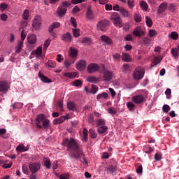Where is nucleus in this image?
Segmentation results:
<instances>
[{"label": "nucleus", "mask_w": 179, "mask_h": 179, "mask_svg": "<svg viewBox=\"0 0 179 179\" xmlns=\"http://www.w3.org/2000/svg\"><path fill=\"white\" fill-rule=\"evenodd\" d=\"M63 146H66L68 152H70V157L79 160L83 156V150L80 148L78 141L73 138H66L63 140Z\"/></svg>", "instance_id": "obj_1"}, {"label": "nucleus", "mask_w": 179, "mask_h": 179, "mask_svg": "<svg viewBox=\"0 0 179 179\" xmlns=\"http://www.w3.org/2000/svg\"><path fill=\"white\" fill-rule=\"evenodd\" d=\"M36 127L38 129L43 128L45 131L51 129V122L50 120L45 118V115L41 113L36 116Z\"/></svg>", "instance_id": "obj_2"}, {"label": "nucleus", "mask_w": 179, "mask_h": 179, "mask_svg": "<svg viewBox=\"0 0 179 179\" xmlns=\"http://www.w3.org/2000/svg\"><path fill=\"white\" fill-rule=\"evenodd\" d=\"M99 73H102V78L103 82H110L113 79V72L106 69V66L102 65Z\"/></svg>", "instance_id": "obj_3"}, {"label": "nucleus", "mask_w": 179, "mask_h": 179, "mask_svg": "<svg viewBox=\"0 0 179 179\" xmlns=\"http://www.w3.org/2000/svg\"><path fill=\"white\" fill-rule=\"evenodd\" d=\"M110 19L113 22L115 26H117V27H122V26H124L122 24V20H121V17H120L118 13H113Z\"/></svg>", "instance_id": "obj_4"}, {"label": "nucleus", "mask_w": 179, "mask_h": 179, "mask_svg": "<svg viewBox=\"0 0 179 179\" xmlns=\"http://www.w3.org/2000/svg\"><path fill=\"white\" fill-rule=\"evenodd\" d=\"M133 76L136 80H141L145 76V68L142 66L137 67L134 71Z\"/></svg>", "instance_id": "obj_5"}, {"label": "nucleus", "mask_w": 179, "mask_h": 179, "mask_svg": "<svg viewBox=\"0 0 179 179\" xmlns=\"http://www.w3.org/2000/svg\"><path fill=\"white\" fill-rule=\"evenodd\" d=\"M103 65L100 66L96 63H91L87 66V71L88 73H94V72H98V71H101L102 69Z\"/></svg>", "instance_id": "obj_6"}, {"label": "nucleus", "mask_w": 179, "mask_h": 179, "mask_svg": "<svg viewBox=\"0 0 179 179\" xmlns=\"http://www.w3.org/2000/svg\"><path fill=\"white\" fill-rule=\"evenodd\" d=\"M32 27L35 30H39L41 27V17L40 15H36L34 17L32 21Z\"/></svg>", "instance_id": "obj_7"}, {"label": "nucleus", "mask_w": 179, "mask_h": 179, "mask_svg": "<svg viewBox=\"0 0 179 179\" xmlns=\"http://www.w3.org/2000/svg\"><path fill=\"white\" fill-rule=\"evenodd\" d=\"M131 101L136 104H142V103H145V96L143 94L136 95L132 97Z\"/></svg>", "instance_id": "obj_8"}, {"label": "nucleus", "mask_w": 179, "mask_h": 179, "mask_svg": "<svg viewBox=\"0 0 179 179\" xmlns=\"http://www.w3.org/2000/svg\"><path fill=\"white\" fill-rule=\"evenodd\" d=\"M109 22L108 20H102L97 23V29L98 30H101V31H106V28L108 26Z\"/></svg>", "instance_id": "obj_9"}, {"label": "nucleus", "mask_w": 179, "mask_h": 179, "mask_svg": "<svg viewBox=\"0 0 179 179\" xmlns=\"http://www.w3.org/2000/svg\"><path fill=\"white\" fill-rule=\"evenodd\" d=\"M29 170L32 174H34L40 170V167H41V164L40 163H30L29 164Z\"/></svg>", "instance_id": "obj_10"}, {"label": "nucleus", "mask_w": 179, "mask_h": 179, "mask_svg": "<svg viewBox=\"0 0 179 179\" xmlns=\"http://www.w3.org/2000/svg\"><path fill=\"white\" fill-rule=\"evenodd\" d=\"M85 17L87 20H93L94 19V13H93L91 6L87 7Z\"/></svg>", "instance_id": "obj_11"}, {"label": "nucleus", "mask_w": 179, "mask_h": 179, "mask_svg": "<svg viewBox=\"0 0 179 179\" xmlns=\"http://www.w3.org/2000/svg\"><path fill=\"white\" fill-rule=\"evenodd\" d=\"M9 89V85L6 81H0V93H7Z\"/></svg>", "instance_id": "obj_12"}, {"label": "nucleus", "mask_w": 179, "mask_h": 179, "mask_svg": "<svg viewBox=\"0 0 179 179\" xmlns=\"http://www.w3.org/2000/svg\"><path fill=\"white\" fill-rule=\"evenodd\" d=\"M167 2H163L159 6L158 9L157 10L158 15L163 13V12H166L167 9Z\"/></svg>", "instance_id": "obj_13"}, {"label": "nucleus", "mask_w": 179, "mask_h": 179, "mask_svg": "<svg viewBox=\"0 0 179 179\" xmlns=\"http://www.w3.org/2000/svg\"><path fill=\"white\" fill-rule=\"evenodd\" d=\"M68 10L66 8L60 6L59 7L57 8V15L59 17H63V16H65V14L66 13V11Z\"/></svg>", "instance_id": "obj_14"}, {"label": "nucleus", "mask_w": 179, "mask_h": 179, "mask_svg": "<svg viewBox=\"0 0 179 179\" xmlns=\"http://www.w3.org/2000/svg\"><path fill=\"white\" fill-rule=\"evenodd\" d=\"M76 68L78 71H84L86 69V61L80 60L76 64Z\"/></svg>", "instance_id": "obj_15"}, {"label": "nucleus", "mask_w": 179, "mask_h": 179, "mask_svg": "<svg viewBox=\"0 0 179 179\" xmlns=\"http://www.w3.org/2000/svg\"><path fill=\"white\" fill-rule=\"evenodd\" d=\"M62 40L65 43H71L72 41V35L71 33L67 32L62 36Z\"/></svg>", "instance_id": "obj_16"}, {"label": "nucleus", "mask_w": 179, "mask_h": 179, "mask_svg": "<svg viewBox=\"0 0 179 179\" xmlns=\"http://www.w3.org/2000/svg\"><path fill=\"white\" fill-rule=\"evenodd\" d=\"M133 34L136 37H142V36H145V32L138 27L133 31Z\"/></svg>", "instance_id": "obj_17"}, {"label": "nucleus", "mask_w": 179, "mask_h": 179, "mask_svg": "<svg viewBox=\"0 0 179 179\" xmlns=\"http://www.w3.org/2000/svg\"><path fill=\"white\" fill-rule=\"evenodd\" d=\"M66 120H68V115L61 116L57 119H55L53 120V124L54 125H57L58 124H62V122H64V121H65Z\"/></svg>", "instance_id": "obj_18"}, {"label": "nucleus", "mask_w": 179, "mask_h": 179, "mask_svg": "<svg viewBox=\"0 0 179 179\" xmlns=\"http://www.w3.org/2000/svg\"><path fill=\"white\" fill-rule=\"evenodd\" d=\"M38 77L40 78L41 80L44 83H51V79L48 78V77L44 76L41 72L38 73Z\"/></svg>", "instance_id": "obj_19"}, {"label": "nucleus", "mask_w": 179, "mask_h": 179, "mask_svg": "<svg viewBox=\"0 0 179 179\" xmlns=\"http://www.w3.org/2000/svg\"><path fill=\"white\" fill-rule=\"evenodd\" d=\"M16 150L20 153L23 152H27V150H29V146L24 147V145L21 143L17 146Z\"/></svg>", "instance_id": "obj_20"}, {"label": "nucleus", "mask_w": 179, "mask_h": 179, "mask_svg": "<svg viewBox=\"0 0 179 179\" xmlns=\"http://www.w3.org/2000/svg\"><path fill=\"white\" fill-rule=\"evenodd\" d=\"M28 43L29 44H36V41H37V36L34 34H31L27 36Z\"/></svg>", "instance_id": "obj_21"}, {"label": "nucleus", "mask_w": 179, "mask_h": 179, "mask_svg": "<svg viewBox=\"0 0 179 179\" xmlns=\"http://www.w3.org/2000/svg\"><path fill=\"white\" fill-rule=\"evenodd\" d=\"M43 166L47 169H51V160L48 157H43Z\"/></svg>", "instance_id": "obj_22"}, {"label": "nucleus", "mask_w": 179, "mask_h": 179, "mask_svg": "<svg viewBox=\"0 0 179 179\" xmlns=\"http://www.w3.org/2000/svg\"><path fill=\"white\" fill-rule=\"evenodd\" d=\"M107 131H108V127H107V126H101L97 129V132L100 135L107 134Z\"/></svg>", "instance_id": "obj_23"}, {"label": "nucleus", "mask_w": 179, "mask_h": 179, "mask_svg": "<svg viewBox=\"0 0 179 179\" xmlns=\"http://www.w3.org/2000/svg\"><path fill=\"white\" fill-rule=\"evenodd\" d=\"M101 41L106 43L109 45H111V44H113V41H111V38H110L108 36H107L106 35L101 36Z\"/></svg>", "instance_id": "obj_24"}, {"label": "nucleus", "mask_w": 179, "mask_h": 179, "mask_svg": "<svg viewBox=\"0 0 179 179\" xmlns=\"http://www.w3.org/2000/svg\"><path fill=\"white\" fill-rule=\"evenodd\" d=\"M69 54L70 57L75 58L76 57L78 56V50H76L75 48H70Z\"/></svg>", "instance_id": "obj_25"}, {"label": "nucleus", "mask_w": 179, "mask_h": 179, "mask_svg": "<svg viewBox=\"0 0 179 179\" xmlns=\"http://www.w3.org/2000/svg\"><path fill=\"white\" fill-rule=\"evenodd\" d=\"M22 48H23V41H19L17 46L15 48V52L17 54H19L20 52V51H22Z\"/></svg>", "instance_id": "obj_26"}, {"label": "nucleus", "mask_w": 179, "mask_h": 179, "mask_svg": "<svg viewBox=\"0 0 179 179\" xmlns=\"http://www.w3.org/2000/svg\"><path fill=\"white\" fill-rule=\"evenodd\" d=\"M61 26L59 22H53L48 28V31H53L55 29H58Z\"/></svg>", "instance_id": "obj_27"}, {"label": "nucleus", "mask_w": 179, "mask_h": 179, "mask_svg": "<svg viewBox=\"0 0 179 179\" xmlns=\"http://www.w3.org/2000/svg\"><path fill=\"white\" fill-rule=\"evenodd\" d=\"M64 76L66 78H69V79H73L74 78H76L78 76V73L76 72L65 73Z\"/></svg>", "instance_id": "obj_28"}, {"label": "nucleus", "mask_w": 179, "mask_h": 179, "mask_svg": "<svg viewBox=\"0 0 179 179\" xmlns=\"http://www.w3.org/2000/svg\"><path fill=\"white\" fill-rule=\"evenodd\" d=\"M122 61L124 62H131V56L128 53H122Z\"/></svg>", "instance_id": "obj_29"}, {"label": "nucleus", "mask_w": 179, "mask_h": 179, "mask_svg": "<svg viewBox=\"0 0 179 179\" xmlns=\"http://www.w3.org/2000/svg\"><path fill=\"white\" fill-rule=\"evenodd\" d=\"M87 82H90V83H97L99 82V78H97L95 76H89L87 78Z\"/></svg>", "instance_id": "obj_30"}, {"label": "nucleus", "mask_w": 179, "mask_h": 179, "mask_svg": "<svg viewBox=\"0 0 179 179\" xmlns=\"http://www.w3.org/2000/svg\"><path fill=\"white\" fill-rule=\"evenodd\" d=\"M108 94L107 92H103L101 94H99L96 96V99L100 100L101 99H108Z\"/></svg>", "instance_id": "obj_31"}, {"label": "nucleus", "mask_w": 179, "mask_h": 179, "mask_svg": "<svg viewBox=\"0 0 179 179\" xmlns=\"http://www.w3.org/2000/svg\"><path fill=\"white\" fill-rule=\"evenodd\" d=\"M145 23L148 27H152L153 26V21H152V18L149 16L145 17Z\"/></svg>", "instance_id": "obj_32"}, {"label": "nucleus", "mask_w": 179, "mask_h": 179, "mask_svg": "<svg viewBox=\"0 0 179 179\" xmlns=\"http://www.w3.org/2000/svg\"><path fill=\"white\" fill-rule=\"evenodd\" d=\"M169 38H172V40H178V33L173 31L169 35Z\"/></svg>", "instance_id": "obj_33"}, {"label": "nucleus", "mask_w": 179, "mask_h": 179, "mask_svg": "<svg viewBox=\"0 0 179 179\" xmlns=\"http://www.w3.org/2000/svg\"><path fill=\"white\" fill-rule=\"evenodd\" d=\"M67 107L69 108V110H71V111H74L76 105H75V103L70 101L67 103Z\"/></svg>", "instance_id": "obj_34"}, {"label": "nucleus", "mask_w": 179, "mask_h": 179, "mask_svg": "<svg viewBox=\"0 0 179 179\" xmlns=\"http://www.w3.org/2000/svg\"><path fill=\"white\" fill-rule=\"evenodd\" d=\"M81 43L83 44H87V45H91L92 44V40H90V38H87V37H85L83 38Z\"/></svg>", "instance_id": "obj_35"}, {"label": "nucleus", "mask_w": 179, "mask_h": 179, "mask_svg": "<svg viewBox=\"0 0 179 179\" xmlns=\"http://www.w3.org/2000/svg\"><path fill=\"white\" fill-rule=\"evenodd\" d=\"M116 10L117 12H120L121 15H122L124 17H128L129 13H128V11H127V10L124 8H120V10Z\"/></svg>", "instance_id": "obj_36"}, {"label": "nucleus", "mask_w": 179, "mask_h": 179, "mask_svg": "<svg viewBox=\"0 0 179 179\" xmlns=\"http://www.w3.org/2000/svg\"><path fill=\"white\" fill-rule=\"evenodd\" d=\"M31 54H35L36 55H41L43 54V48L38 47L35 51H33Z\"/></svg>", "instance_id": "obj_37"}, {"label": "nucleus", "mask_w": 179, "mask_h": 179, "mask_svg": "<svg viewBox=\"0 0 179 179\" xmlns=\"http://www.w3.org/2000/svg\"><path fill=\"white\" fill-rule=\"evenodd\" d=\"M160 62H162V59H159V57H155L152 62L151 66H156V65L160 64Z\"/></svg>", "instance_id": "obj_38"}, {"label": "nucleus", "mask_w": 179, "mask_h": 179, "mask_svg": "<svg viewBox=\"0 0 179 179\" xmlns=\"http://www.w3.org/2000/svg\"><path fill=\"white\" fill-rule=\"evenodd\" d=\"M107 171H108V173H115V171H117V166L110 165L107 168Z\"/></svg>", "instance_id": "obj_39"}, {"label": "nucleus", "mask_w": 179, "mask_h": 179, "mask_svg": "<svg viewBox=\"0 0 179 179\" xmlns=\"http://www.w3.org/2000/svg\"><path fill=\"white\" fill-rule=\"evenodd\" d=\"M72 30H73V34L74 37L78 38L79 37V36H80V29L73 28Z\"/></svg>", "instance_id": "obj_40"}, {"label": "nucleus", "mask_w": 179, "mask_h": 179, "mask_svg": "<svg viewBox=\"0 0 179 179\" xmlns=\"http://www.w3.org/2000/svg\"><path fill=\"white\" fill-rule=\"evenodd\" d=\"M50 44H51V39H47L43 44V50L44 51H47V48L50 47Z\"/></svg>", "instance_id": "obj_41"}, {"label": "nucleus", "mask_w": 179, "mask_h": 179, "mask_svg": "<svg viewBox=\"0 0 179 179\" xmlns=\"http://www.w3.org/2000/svg\"><path fill=\"white\" fill-rule=\"evenodd\" d=\"M169 9L170 12L173 13V12H176V10H177V5L174 3H171L169 6Z\"/></svg>", "instance_id": "obj_42"}, {"label": "nucleus", "mask_w": 179, "mask_h": 179, "mask_svg": "<svg viewBox=\"0 0 179 179\" xmlns=\"http://www.w3.org/2000/svg\"><path fill=\"white\" fill-rule=\"evenodd\" d=\"M140 6L143 10H148V3L142 1L140 2Z\"/></svg>", "instance_id": "obj_43"}, {"label": "nucleus", "mask_w": 179, "mask_h": 179, "mask_svg": "<svg viewBox=\"0 0 179 179\" xmlns=\"http://www.w3.org/2000/svg\"><path fill=\"white\" fill-rule=\"evenodd\" d=\"M122 71L124 73H127L128 71H129V64H124L122 67Z\"/></svg>", "instance_id": "obj_44"}, {"label": "nucleus", "mask_w": 179, "mask_h": 179, "mask_svg": "<svg viewBox=\"0 0 179 179\" xmlns=\"http://www.w3.org/2000/svg\"><path fill=\"white\" fill-rule=\"evenodd\" d=\"M134 20L135 22H136L137 23H139V22L142 21V16L141 15V14H134Z\"/></svg>", "instance_id": "obj_45"}, {"label": "nucleus", "mask_w": 179, "mask_h": 179, "mask_svg": "<svg viewBox=\"0 0 179 179\" xmlns=\"http://www.w3.org/2000/svg\"><path fill=\"white\" fill-rule=\"evenodd\" d=\"M89 134L90 136L92 138V139H95V138L97 137V133H96V131L92 129H90Z\"/></svg>", "instance_id": "obj_46"}, {"label": "nucleus", "mask_w": 179, "mask_h": 179, "mask_svg": "<svg viewBox=\"0 0 179 179\" xmlns=\"http://www.w3.org/2000/svg\"><path fill=\"white\" fill-rule=\"evenodd\" d=\"M99 90V87L94 85H92V88L90 90V93L92 94H96Z\"/></svg>", "instance_id": "obj_47"}, {"label": "nucleus", "mask_w": 179, "mask_h": 179, "mask_svg": "<svg viewBox=\"0 0 179 179\" xmlns=\"http://www.w3.org/2000/svg\"><path fill=\"white\" fill-rule=\"evenodd\" d=\"M29 10L26 9L24 10V13L22 14V18L24 19V20H27V19H29Z\"/></svg>", "instance_id": "obj_48"}, {"label": "nucleus", "mask_w": 179, "mask_h": 179, "mask_svg": "<svg viewBox=\"0 0 179 179\" xmlns=\"http://www.w3.org/2000/svg\"><path fill=\"white\" fill-rule=\"evenodd\" d=\"M12 107L14 110H16V108H22L23 107V103H15L12 105Z\"/></svg>", "instance_id": "obj_49"}, {"label": "nucleus", "mask_w": 179, "mask_h": 179, "mask_svg": "<svg viewBox=\"0 0 179 179\" xmlns=\"http://www.w3.org/2000/svg\"><path fill=\"white\" fill-rule=\"evenodd\" d=\"M112 57L114 61H120V59H121V54L120 53H115L112 55Z\"/></svg>", "instance_id": "obj_50"}, {"label": "nucleus", "mask_w": 179, "mask_h": 179, "mask_svg": "<svg viewBox=\"0 0 179 179\" xmlns=\"http://www.w3.org/2000/svg\"><path fill=\"white\" fill-rule=\"evenodd\" d=\"M47 64L49 68H55V66H57V63L52 60L48 61Z\"/></svg>", "instance_id": "obj_51"}, {"label": "nucleus", "mask_w": 179, "mask_h": 179, "mask_svg": "<svg viewBox=\"0 0 179 179\" xmlns=\"http://www.w3.org/2000/svg\"><path fill=\"white\" fill-rule=\"evenodd\" d=\"M87 122H89V124H94V117L93 116V115L90 114L88 115Z\"/></svg>", "instance_id": "obj_52"}, {"label": "nucleus", "mask_w": 179, "mask_h": 179, "mask_svg": "<svg viewBox=\"0 0 179 179\" xmlns=\"http://www.w3.org/2000/svg\"><path fill=\"white\" fill-rule=\"evenodd\" d=\"M143 41L145 45H149V44H150L152 41L150 39L149 37H144L143 38Z\"/></svg>", "instance_id": "obj_53"}, {"label": "nucleus", "mask_w": 179, "mask_h": 179, "mask_svg": "<svg viewBox=\"0 0 179 179\" xmlns=\"http://www.w3.org/2000/svg\"><path fill=\"white\" fill-rule=\"evenodd\" d=\"M71 23L75 29H76V27H78V24L76 23V19H75V17H71Z\"/></svg>", "instance_id": "obj_54"}, {"label": "nucleus", "mask_w": 179, "mask_h": 179, "mask_svg": "<svg viewBox=\"0 0 179 179\" xmlns=\"http://www.w3.org/2000/svg\"><path fill=\"white\" fill-rule=\"evenodd\" d=\"M148 34L150 37H155V36H157V31H156V30L150 29L148 31Z\"/></svg>", "instance_id": "obj_55"}, {"label": "nucleus", "mask_w": 179, "mask_h": 179, "mask_svg": "<svg viewBox=\"0 0 179 179\" xmlns=\"http://www.w3.org/2000/svg\"><path fill=\"white\" fill-rule=\"evenodd\" d=\"M170 110H171V108H170V106L169 105H164L162 107V111H164L166 113H169Z\"/></svg>", "instance_id": "obj_56"}, {"label": "nucleus", "mask_w": 179, "mask_h": 179, "mask_svg": "<svg viewBox=\"0 0 179 179\" xmlns=\"http://www.w3.org/2000/svg\"><path fill=\"white\" fill-rule=\"evenodd\" d=\"M171 54L173 57H178V50L177 48H173L171 50Z\"/></svg>", "instance_id": "obj_57"}, {"label": "nucleus", "mask_w": 179, "mask_h": 179, "mask_svg": "<svg viewBox=\"0 0 179 179\" xmlns=\"http://www.w3.org/2000/svg\"><path fill=\"white\" fill-rule=\"evenodd\" d=\"M96 124L98 125V127H100V125H105L106 121H104V120L103 119H98L96 120Z\"/></svg>", "instance_id": "obj_58"}, {"label": "nucleus", "mask_w": 179, "mask_h": 179, "mask_svg": "<svg viewBox=\"0 0 179 179\" xmlns=\"http://www.w3.org/2000/svg\"><path fill=\"white\" fill-rule=\"evenodd\" d=\"M134 0H128L127 1V3H128V6L130 9H132V8H134L135 6V4L134 3Z\"/></svg>", "instance_id": "obj_59"}, {"label": "nucleus", "mask_w": 179, "mask_h": 179, "mask_svg": "<svg viewBox=\"0 0 179 179\" xmlns=\"http://www.w3.org/2000/svg\"><path fill=\"white\" fill-rule=\"evenodd\" d=\"M26 36H27V34L24 30H22L21 32V41H24L26 39Z\"/></svg>", "instance_id": "obj_60"}, {"label": "nucleus", "mask_w": 179, "mask_h": 179, "mask_svg": "<svg viewBox=\"0 0 179 179\" xmlns=\"http://www.w3.org/2000/svg\"><path fill=\"white\" fill-rule=\"evenodd\" d=\"M74 86H76L77 87H79V86H82V80H76L73 82Z\"/></svg>", "instance_id": "obj_61"}, {"label": "nucleus", "mask_w": 179, "mask_h": 179, "mask_svg": "<svg viewBox=\"0 0 179 179\" xmlns=\"http://www.w3.org/2000/svg\"><path fill=\"white\" fill-rule=\"evenodd\" d=\"M22 173H24V174H29V169L26 164L22 165Z\"/></svg>", "instance_id": "obj_62"}, {"label": "nucleus", "mask_w": 179, "mask_h": 179, "mask_svg": "<svg viewBox=\"0 0 179 179\" xmlns=\"http://www.w3.org/2000/svg\"><path fill=\"white\" fill-rule=\"evenodd\" d=\"M62 6H63V8H66V9L69 8V6H71V3L69 1H63L62 3Z\"/></svg>", "instance_id": "obj_63"}, {"label": "nucleus", "mask_w": 179, "mask_h": 179, "mask_svg": "<svg viewBox=\"0 0 179 179\" xmlns=\"http://www.w3.org/2000/svg\"><path fill=\"white\" fill-rule=\"evenodd\" d=\"M59 179H68L69 178V174L65 173V174H62L59 177Z\"/></svg>", "instance_id": "obj_64"}]
</instances>
